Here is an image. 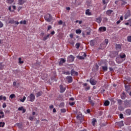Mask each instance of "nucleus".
Here are the masks:
<instances>
[{"instance_id": "4468645a", "label": "nucleus", "mask_w": 131, "mask_h": 131, "mask_svg": "<svg viewBox=\"0 0 131 131\" xmlns=\"http://www.w3.org/2000/svg\"><path fill=\"white\" fill-rule=\"evenodd\" d=\"M60 93H64L66 91V88L63 87V85H60Z\"/></svg>"}, {"instance_id": "ea45409f", "label": "nucleus", "mask_w": 131, "mask_h": 131, "mask_svg": "<svg viewBox=\"0 0 131 131\" xmlns=\"http://www.w3.org/2000/svg\"><path fill=\"white\" fill-rule=\"evenodd\" d=\"M63 74H66V75H70L71 73L69 71L63 72Z\"/></svg>"}, {"instance_id": "052dcab7", "label": "nucleus", "mask_w": 131, "mask_h": 131, "mask_svg": "<svg viewBox=\"0 0 131 131\" xmlns=\"http://www.w3.org/2000/svg\"><path fill=\"white\" fill-rule=\"evenodd\" d=\"M119 116H120V118H121V119H122V118H123V114H120Z\"/></svg>"}, {"instance_id": "423d86ee", "label": "nucleus", "mask_w": 131, "mask_h": 131, "mask_svg": "<svg viewBox=\"0 0 131 131\" xmlns=\"http://www.w3.org/2000/svg\"><path fill=\"white\" fill-rule=\"evenodd\" d=\"M90 82L92 85H96L97 84V81L91 78L90 80Z\"/></svg>"}, {"instance_id": "c756f323", "label": "nucleus", "mask_w": 131, "mask_h": 131, "mask_svg": "<svg viewBox=\"0 0 131 131\" xmlns=\"http://www.w3.org/2000/svg\"><path fill=\"white\" fill-rule=\"evenodd\" d=\"M5 67V64H3V62H0V70H3Z\"/></svg>"}, {"instance_id": "39448f33", "label": "nucleus", "mask_w": 131, "mask_h": 131, "mask_svg": "<svg viewBox=\"0 0 131 131\" xmlns=\"http://www.w3.org/2000/svg\"><path fill=\"white\" fill-rule=\"evenodd\" d=\"M124 105L125 107H130L131 104H130V101L126 100L124 101Z\"/></svg>"}, {"instance_id": "5701e85b", "label": "nucleus", "mask_w": 131, "mask_h": 131, "mask_svg": "<svg viewBox=\"0 0 131 131\" xmlns=\"http://www.w3.org/2000/svg\"><path fill=\"white\" fill-rule=\"evenodd\" d=\"M50 36H51V35L48 34V35H47L46 36L43 37L42 40H43L44 41H46V40H47V39H48V38H49Z\"/></svg>"}, {"instance_id": "bf43d9fd", "label": "nucleus", "mask_w": 131, "mask_h": 131, "mask_svg": "<svg viewBox=\"0 0 131 131\" xmlns=\"http://www.w3.org/2000/svg\"><path fill=\"white\" fill-rule=\"evenodd\" d=\"M17 125L18 126V127H22V124L21 123H17Z\"/></svg>"}, {"instance_id": "c03bdc74", "label": "nucleus", "mask_w": 131, "mask_h": 131, "mask_svg": "<svg viewBox=\"0 0 131 131\" xmlns=\"http://www.w3.org/2000/svg\"><path fill=\"white\" fill-rule=\"evenodd\" d=\"M20 24H24V25H26V20H21L20 21Z\"/></svg>"}, {"instance_id": "680f3d73", "label": "nucleus", "mask_w": 131, "mask_h": 131, "mask_svg": "<svg viewBox=\"0 0 131 131\" xmlns=\"http://www.w3.org/2000/svg\"><path fill=\"white\" fill-rule=\"evenodd\" d=\"M90 89H91V87L90 86L86 87L85 88V91H89V90H90Z\"/></svg>"}, {"instance_id": "864d4df0", "label": "nucleus", "mask_w": 131, "mask_h": 131, "mask_svg": "<svg viewBox=\"0 0 131 131\" xmlns=\"http://www.w3.org/2000/svg\"><path fill=\"white\" fill-rule=\"evenodd\" d=\"M104 42L106 43V45H108V42H109V40L108 39H105L104 40Z\"/></svg>"}, {"instance_id": "37998d69", "label": "nucleus", "mask_w": 131, "mask_h": 131, "mask_svg": "<svg viewBox=\"0 0 131 131\" xmlns=\"http://www.w3.org/2000/svg\"><path fill=\"white\" fill-rule=\"evenodd\" d=\"M5 126V122H0V127H4Z\"/></svg>"}, {"instance_id": "69168bd1", "label": "nucleus", "mask_w": 131, "mask_h": 131, "mask_svg": "<svg viewBox=\"0 0 131 131\" xmlns=\"http://www.w3.org/2000/svg\"><path fill=\"white\" fill-rule=\"evenodd\" d=\"M73 36H74L73 34H71L70 35V37H71V38H73Z\"/></svg>"}, {"instance_id": "0eeeda50", "label": "nucleus", "mask_w": 131, "mask_h": 131, "mask_svg": "<svg viewBox=\"0 0 131 131\" xmlns=\"http://www.w3.org/2000/svg\"><path fill=\"white\" fill-rule=\"evenodd\" d=\"M66 79L68 80L69 83H71L73 81V78L71 76H68L66 77Z\"/></svg>"}, {"instance_id": "09e8293b", "label": "nucleus", "mask_w": 131, "mask_h": 131, "mask_svg": "<svg viewBox=\"0 0 131 131\" xmlns=\"http://www.w3.org/2000/svg\"><path fill=\"white\" fill-rule=\"evenodd\" d=\"M125 98H126V95H121V99L122 100H124V99H125Z\"/></svg>"}, {"instance_id": "4c0bfd02", "label": "nucleus", "mask_w": 131, "mask_h": 131, "mask_svg": "<svg viewBox=\"0 0 131 131\" xmlns=\"http://www.w3.org/2000/svg\"><path fill=\"white\" fill-rule=\"evenodd\" d=\"M7 3L8 4H13L14 3V0H7Z\"/></svg>"}, {"instance_id": "13d9d810", "label": "nucleus", "mask_w": 131, "mask_h": 131, "mask_svg": "<svg viewBox=\"0 0 131 131\" xmlns=\"http://www.w3.org/2000/svg\"><path fill=\"white\" fill-rule=\"evenodd\" d=\"M50 29H52V26H48L47 31H49V30H50Z\"/></svg>"}, {"instance_id": "a211bd4d", "label": "nucleus", "mask_w": 131, "mask_h": 131, "mask_svg": "<svg viewBox=\"0 0 131 131\" xmlns=\"http://www.w3.org/2000/svg\"><path fill=\"white\" fill-rule=\"evenodd\" d=\"M112 13H113V10H108L106 12V15H108V16H110Z\"/></svg>"}, {"instance_id": "a19ab883", "label": "nucleus", "mask_w": 131, "mask_h": 131, "mask_svg": "<svg viewBox=\"0 0 131 131\" xmlns=\"http://www.w3.org/2000/svg\"><path fill=\"white\" fill-rule=\"evenodd\" d=\"M90 43V45L92 47H94V46H95V42L94 41V40H91Z\"/></svg>"}, {"instance_id": "9b49d317", "label": "nucleus", "mask_w": 131, "mask_h": 131, "mask_svg": "<svg viewBox=\"0 0 131 131\" xmlns=\"http://www.w3.org/2000/svg\"><path fill=\"white\" fill-rule=\"evenodd\" d=\"M116 124H117V125H118L120 127H121V126H123V125H124V124H123V121H120V122H117L116 123Z\"/></svg>"}, {"instance_id": "0e129e2a", "label": "nucleus", "mask_w": 131, "mask_h": 131, "mask_svg": "<svg viewBox=\"0 0 131 131\" xmlns=\"http://www.w3.org/2000/svg\"><path fill=\"white\" fill-rule=\"evenodd\" d=\"M102 114H103V112L99 111V116H101V115H102Z\"/></svg>"}, {"instance_id": "6e6552de", "label": "nucleus", "mask_w": 131, "mask_h": 131, "mask_svg": "<svg viewBox=\"0 0 131 131\" xmlns=\"http://www.w3.org/2000/svg\"><path fill=\"white\" fill-rule=\"evenodd\" d=\"M89 103H90V104H91V106H95V101H93V100H92L91 96H89Z\"/></svg>"}, {"instance_id": "1a4fd4ad", "label": "nucleus", "mask_w": 131, "mask_h": 131, "mask_svg": "<svg viewBox=\"0 0 131 131\" xmlns=\"http://www.w3.org/2000/svg\"><path fill=\"white\" fill-rule=\"evenodd\" d=\"M65 62H66V59H65V58H61L60 60L58 62V64L59 65V66H62V65H63V63H65Z\"/></svg>"}, {"instance_id": "aec40b11", "label": "nucleus", "mask_w": 131, "mask_h": 131, "mask_svg": "<svg viewBox=\"0 0 131 131\" xmlns=\"http://www.w3.org/2000/svg\"><path fill=\"white\" fill-rule=\"evenodd\" d=\"M96 22H97V23H99L100 24V23L102 22V18L101 17H98V18H97Z\"/></svg>"}, {"instance_id": "412c9836", "label": "nucleus", "mask_w": 131, "mask_h": 131, "mask_svg": "<svg viewBox=\"0 0 131 131\" xmlns=\"http://www.w3.org/2000/svg\"><path fill=\"white\" fill-rule=\"evenodd\" d=\"M121 5L122 6V7H123L124 6H125V5H127V2L123 0H121Z\"/></svg>"}, {"instance_id": "bb28decb", "label": "nucleus", "mask_w": 131, "mask_h": 131, "mask_svg": "<svg viewBox=\"0 0 131 131\" xmlns=\"http://www.w3.org/2000/svg\"><path fill=\"white\" fill-rule=\"evenodd\" d=\"M109 104H110V102H109V101H108V100H106L104 102V106H109Z\"/></svg>"}, {"instance_id": "c9c22d12", "label": "nucleus", "mask_w": 131, "mask_h": 131, "mask_svg": "<svg viewBox=\"0 0 131 131\" xmlns=\"http://www.w3.org/2000/svg\"><path fill=\"white\" fill-rule=\"evenodd\" d=\"M64 106H65V103H64V102H61L60 103V104H59V107L60 108H63V107H64Z\"/></svg>"}, {"instance_id": "e2e57ef3", "label": "nucleus", "mask_w": 131, "mask_h": 131, "mask_svg": "<svg viewBox=\"0 0 131 131\" xmlns=\"http://www.w3.org/2000/svg\"><path fill=\"white\" fill-rule=\"evenodd\" d=\"M7 107V104H6V103H4L3 104V108H6Z\"/></svg>"}, {"instance_id": "cd10ccee", "label": "nucleus", "mask_w": 131, "mask_h": 131, "mask_svg": "<svg viewBox=\"0 0 131 131\" xmlns=\"http://www.w3.org/2000/svg\"><path fill=\"white\" fill-rule=\"evenodd\" d=\"M102 70H103V71H107V70H108V67H107V66H102Z\"/></svg>"}, {"instance_id": "6ab92c4d", "label": "nucleus", "mask_w": 131, "mask_h": 131, "mask_svg": "<svg viewBox=\"0 0 131 131\" xmlns=\"http://www.w3.org/2000/svg\"><path fill=\"white\" fill-rule=\"evenodd\" d=\"M125 57H126V55L124 54V53H121L120 54V59H124L125 58Z\"/></svg>"}, {"instance_id": "b1692460", "label": "nucleus", "mask_w": 131, "mask_h": 131, "mask_svg": "<svg viewBox=\"0 0 131 131\" xmlns=\"http://www.w3.org/2000/svg\"><path fill=\"white\" fill-rule=\"evenodd\" d=\"M121 49V45L120 44H116V50H120Z\"/></svg>"}, {"instance_id": "c85d7f7f", "label": "nucleus", "mask_w": 131, "mask_h": 131, "mask_svg": "<svg viewBox=\"0 0 131 131\" xmlns=\"http://www.w3.org/2000/svg\"><path fill=\"white\" fill-rule=\"evenodd\" d=\"M4 100V101H6V100H7V97H6V96H4L3 97V95L0 96V101H2V100Z\"/></svg>"}, {"instance_id": "393cba45", "label": "nucleus", "mask_w": 131, "mask_h": 131, "mask_svg": "<svg viewBox=\"0 0 131 131\" xmlns=\"http://www.w3.org/2000/svg\"><path fill=\"white\" fill-rule=\"evenodd\" d=\"M41 95H42V91H40V92L37 93H36L37 98H38V97H40V96H41Z\"/></svg>"}, {"instance_id": "3c124183", "label": "nucleus", "mask_w": 131, "mask_h": 131, "mask_svg": "<svg viewBox=\"0 0 131 131\" xmlns=\"http://www.w3.org/2000/svg\"><path fill=\"white\" fill-rule=\"evenodd\" d=\"M69 105H70V106H74V105L75 104V102H69Z\"/></svg>"}, {"instance_id": "a18cd8bd", "label": "nucleus", "mask_w": 131, "mask_h": 131, "mask_svg": "<svg viewBox=\"0 0 131 131\" xmlns=\"http://www.w3.org/2000/svg\"><path fill=\"white\" fill-rule=\"evenodd\" d=\"M78 58L79 60H84V57L83 56H79Z\"/></svg>"}, {"instance_id": "774afa93", "label": "nucleus", "mask_w": 131, "mask_h": 131, "mask_svg": "<svg viewBox=\"0 0 131 131\" xmlns=\"http://www.w3.org/2000/svg\"><path fill=\"white\" fill-rule=\"evenodd\" d=\"M96 70H99V66L98 64L96 65Z\"/></svg>"}, {"instance_id": "4d7b16f0", "label": "nucleus", "mask_w": 131, "mask_h": 131, "mask_svg": "<svg viewBox=\"0 0 131 131\" xmlns=\"http://www.w3.org/2000/svg\"><path fill=\"white\" fill-rule=\"evenodd\" d=\"M58 24L59 25H62V24H63V21L62 20H59L58 21Z\"/></svg>"}, {"instance_id": "2eb2a0df", "label": "nucleus", "mask_w": 131, "mask_h": 131, "mask_svg": "<svg viewBox=\"0 0 131 131\" xmlns=\"http://www.w3.org/2000/svg\"><path fill=\"white\" fill-rule=\"evenodd\" d=\"M116 61L117 63H118V64H120V63H122V61H123V60H122L121 58L119 57H117L116 58Z\"/></svg>"}, {"instance_id": "473e14b6", "label": "nucleus", "mask_w": 131, "mask_h": 131, "mask_svg": "<svg viewBox=\"0 0 131 131\" xmlns=\"http://www.w3.org/2000/svg\"><path fill=\"white\" fill-rule=\"evenodd\" d=\"M14 23L15 21H14V19H9L8 22L9 24H14Z\"/></svg>"}, {"instance_id": "9d476101", "label": "nucleus", "mask_w": 131, "mask_h": 131, "mask_svg": "<svg viewBox=\"0 0 131 131\" xmlns=\"http://www.w3.org/2000/svg\"><path fill=\"white\" fill-rule=\"evenodd\" d=\"M106 29L105 27H101L99 28V31L100 32H104V31H106Z\"/></svg>"}, {"instance_id": "603ef678", "label": "nucleus", "mask_w": 131, "mask_h": 131, "mask_svg": "<svg viewBox=\"0 0 131 131\" xmlns=\"http://www.w3.org/2000/svg\"><path fill=\"white\" fill-rule=\"evenodd\" d=\"M0 114H1V115H2V118H3V117H4V116H5V115L4 114V112L3 111H1Z\"/></svg>"}, {"instance_id": "72a5a7b5", "label": "nucleus", "mask_w": 131, "mask_h": 131, "mask_svg": "<svg viewBox=\"0 0 131 131\" xmlns=\"http://www.w3.org/2000/svg\"><path fill=\"white\" fill-rule=\"evenodd\" d=\"M76 33H77V34H80V33H81V30L80 29L76 30Z\"/></svg>"}, {"instance_id": "e433bc0d", "label": "nucleus", "mask_w": 131, "mask_h": 131, "mask_svg": "<svg viewBox=\"0 0 131 131\" xmlns=\"http://www.w3.org/2000/svg\"><path fill=\"white\" fill-rule=\"evenodd\" d=\"M127 40L128 42H131V36H128L127 37Z\"/></svg>"}, {"instance_id": "49530a36", "label": "nucleus", "mask_w": 131, "mask_h": 131, "mask_svg": "<svg viewBox=\"0 0 131 131\" xmlns=\"http://www.w3.org/2000/svg\"><path fill=\"white\" fill-rule=\"evenodd\" d=\"M29 119L31 120V121H32L33 119H34V116H30L29 117Z\"/></svg>"}, {"instance_id": "79ce46f5", "label": "nucleus", "mask_w": 131, "mask_h": 131, "mask_svg": "<svg viewBox=\"0 0 131 131\" xmlns=\"http://www.w3.org/2000/svg\"><path fill=\"white\" fill-rule=\"evenodd\" d=\"M80 47V43L78 42L76 44V49H79Z\"/></svg>"}, {"instance_id": "4be33fe9", "label": "nucleus", "mask_w": 131, "mask_h": 131, "mask_svg": "<svg viewBox=\"0 0 131 131\" xmlns=\"http://www.w3.org/2000/svg\"><path fill=\"white\" fill-rule=\"evenodd\" d=\"M85 14H86V15H88V16H91V15H92V12H91L90 11V9H87V10H86V11H85Z\"/></svg>"}, {"instance_id": "8fccbe9b", "label": "nucleus", "mask_w": 131, "mask_h": 131, "mask_svg": "<svg viewBox=\"0 0 131 131\" xmlns=\"http://www.w3.org/2000/svg\"><path fill=\"white\" fill-rule=\"evenodd\" d=\"M60 111L61 113H65V112H66V109L65 108L61 109Z\"/></svg>"}, {"instance_id": "338daca9", "label": "nucleus", "mask_w": 131, "mask_h": 131, "mask_svg": "<svg viewBox=\"0 0 131 131\" xmlns=\"http://www.w3.org/2000/svg\"><path fill=\"white\" fill-rule=\"evenodd\" d=\"M76 118L77 119H79V118H80V115H77Z\"/></svg>"}, {"instance_id": "2f4dec72", "label": "nucleus", "mask_w": 131, "mask_h": 131, "mask_svg": "<svg viewBox=\"0 0 131 131\" xmlns=\"http://www.w3.org/2000/svg\"><path fill=\"white\" fill-rule=\"evenodd\" d=\"M117 102L119 105H120V106H121V105L122 104V100H121V99H118Z\"/></svg>"}, {"instance_id": "6e6d98bb", "label": "nucleus", "mask_w": 131, "mask_h": 131, "mask_svg": "<svg viewBox=\"0 0 131 131\" xmlns=\"http://www.w3.org/2000/svg\"><path fill=\"white\" fill-rule=\"evenodd\" d=\"M119 110H120V111H122L123 110V107H122V106H120L119 107Z\"/></svg>"}, {"instance_id": "f3484780", "label": "nucleus", "mask_w": 131, "mask_h": 131, "mask_svg": "<svg viewBox=\"0 0 131 131\" xmlns=\"http://www.w3.org/2000/svg\"><path fill=\"white\" fill-rule=\"evenodd\" d=\"M25 3H26V1H25V0H18V5H24V4H25Z\"/></svg>"}, {"instance_id": "5fc2aeb1", "label": "nucleus", "mask_w": 131, "mask_h": 131, "mask_svg": "<svg viewBox=\"0 0 131 131\" xmlns=\"http://www.w3.org/2000/svg\"><path fill=\"white\" fill-rule=\"evenodd\" d=\"M2 27H4V24L0 21V28H2Z\"/></svg>"}, {"instance_id": "dca6fc26", "label": "nucleus", "mask_w": 131, "mask_h": 131, "mask_svg": "<svg viewBox=\"0 0 131 131\" xmlns=\"http://www.w3.org/2000/svg\"><path fill=\"white\" fill-rule=\"evenodd\" d=\"M18 110L19 111H23V113H25L26 112V110L24 109V107H23V106H21L20 107H18Z\"/></svg>"}, {"instance_id": "f704fd0d", "label": "nucleus", "mask_w": 131, "mask_h": 131, "mask_svg": "<svg viewBox=\"0 0 131 131\" xmlns=\"http://www.w3.org/2000/svg\"><path fill=\"white\" fill-rule=\"evenodd\" d=\"M18 63L19 64H23V63H24V61H21V57H19L18 58Z\"/></svg>"}, {"instance_id": "de8ad7c7", "label": "nucleus", "mask_w": 131, "mask_h": 131, "mask_svg": "<svg viewBox=\"0 0 131 131\" xmlns=\"http://www.w3.org/2000/svg\"><path fill=\"white\" fill-rule=\"evenodd\" d=\"M15 94H11L10 95V98L11 99H14V98H15Z\"/></svg>"}, {"instance_id": "f8f14e48", "label": "nucleus", "mask_w": 131, "mask_h": 131, "mask_svg": "<svg viewBox=\"0 0 131 131\" xmlns=\"http://www.w3.org/2000/svg\"><path fill=\"white\" fill-rule=\"evenodd\" d=\"M125 91L127 92V93H129V91H130V85H125Z\"/></svg>"}, {"instance_id": "20e7f679", "label": "nucleus", "mask_w": 131, "mask_h": 131, "mask_svg": "<svg viewBox=\"0 0 131 131\" xmlns=\"http://www.w3.org/2000/svg\"><path fill=\"white\" fill-rule=\"evenodd\" d=\"M67 61L69 63H70L71 62H73V61H74V56H73V55H70V56H69L68 57Z\"/></svg>"}, {"instance_id": "7ed1b4c3", "label": "nucleus", "mask_w": 131, "mask_h": 131, "mask_svg": "<svg viewBox=\"0 0 131 131\" xmlns=\"http://www.w3.org/2000/svg\"><path fill=\"white\" fill-rule=\"evenodd\" d=\"M71 75L72 76H78V72L75 71L74 69H73L71 71Z\"/></svg>"}, {"instance_id": "f257e3e1", "label": "nucleus", "mask_w": 131, "mask_h": 131, "mask_svg": "<svg viewBox=\"0 0 131 131\" xmlns=\"http://www.w3.org/2000/svg\"><path fill=\"white\" fill-rule=\"evenodd\" d=\"M45 19L47 22H51L53 19V16L51 14H47L44 16Z\"/></svg>"}, {"instance_id": "f03ea898", "label": "nucleus", "mask_w": 131, "mask_h": 131, "mask_svg": "<svg viewBox=\"0 0 131 131\" xmlns=\"http://www.w3.org/2000/svg\"><path fill=\"white\" fill-rule=\"evenodd\" d=\"M28 101H30V102H34V100H35V96H34V94H31L28 97Z\"/></svg>"}, {"instance_id": "ddd939ff", "label": "nucleus", "mask_w": 131, "mask_h": 131, "mask_svg": "<svg viewBox=\"0 0 131 131\" xmlns=\"http://www.w3.org/2000/svg\"><path fill=\"white\" fill-rule=\"evenodd\" d=\"M130 11L129 10H128L127 13L125 14V19H126L127 18H128V17H130Z\"/></svg>"}, {"instance_id": "a878e982", "label": "nucleus", "mask_w": 131, "mask_h": 131, "mask_svg": "<svg viewBox=\"0 0 131 131\" xmlns=\"http://www.w3.org/2000/svg\"><path fill=\"white\" fill-rule=\"evenodd\" d=\"M96 122H97V119L93 118L92 120V124L93 126H95V125H96Z\"/></svg>"}, {"instance_id": "58836bf2", "label": "nucleus", "mask_w": 131, "mask_h": 131, "mask_svg": "<svg viewBox=\"0 0 131 131\" xmlns=\"http://www.w3.org/2000/svg\"><path fill=\"white\" fill-rule=\"evenodd\" d=\"M25 100H26V97L24 96L23 99H20V102H25Z\"/></svg>"}, {"instance_id": "7c9ffc66", "label": "nucleus", "mask_w": 131, "mask_h": 131, "mask_svg": "<svg viewBox=\"0 0 131 131\" xmlns=\"http://www.w3.org/2000/svg\"><path fill=\"white\" fill-rule=\"evenodd\" d=\"M126 114H127V115H130L131 114V110H126L125 111Z\"/></svg>"}]
</instances>
